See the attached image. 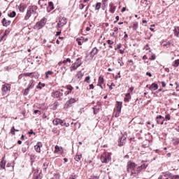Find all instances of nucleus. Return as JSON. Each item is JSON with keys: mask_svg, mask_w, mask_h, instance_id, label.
Returning <instances> with one entry per match:
<instances>
[{"mask_svg": "<svg viewBox=\"0 0 179 179\" xmlns=\"http://www.w3.org/2000/svg\"><path fill=\"white\" fill-rule=\"evenodd\" d=\"M140 167L142 168L143 169H146V167H148V164L143 163V164H141Z\"/></svg>", "mask_w": 179, "mask_h": 179, "instance_id": "a19ab883", "label": "nucleus"}, {"mask_svg": "<svg viewBox=\"0 0 179 179\" xmlns=\"http://www.w3.org/2000/svg\"><path fill=\"white\" fill-rule=\"evenodd\" d=\"M178 65H179V59H177L175 61L173 66L177 67V66H178Z\"/></svg>", "mask_w": 179, "mask_h": 179, "instance_id": "c9c22d12", "label": "nucleus"}, {"mask_svg": "<svg viewBox=\"0 0 179 179\" xmlns=\"http://www.w3.org/2000/svg\"><path fill=\"white\" fill-rule=\"evenodd\" d=\"M24 76H31V73H24Z\"/></svg>", "mask_w": 179, "mask_h": 179, "instance_id": "09e8293b", "label": "nucleus"}, {"mask_svg": "<svg viewBox=\"0 0 179 179\" xmlns=\"http://www.w3.org/2000/svg\"><path fill=\"white\" fill-rule=\"evenodd\" d=\"M161 85H162V87H166V83L161 82Z\"/></svg>", "mask_w": 179, "mask_h": 179, "instance_id": "864d4df0", "label": "nucleus"}, {"mask_svg": "<svg viewBox=\"0 0 179 179\" xmlns=\"http://www.w3.org/2000/svg\"><path fill=\"white\" fill-rule=\"evenodd\" d=\"M156 121L157 124H160L161 125H163L164 124V117L162 115L157 116Z\"/></svg>", "mask_w": 179, "mask_h": 179, "instance_id": "9b49d317", "label": "nucleus"}, {"mask_svg": "<svg viewBox=\"0 0 179 179\" xmlns=\"http://www.w3.org/2000/svg\"><path fill=\"white\" fill-rule=\"evenodd\" d=\"M125 10H127V8L123 7V8H122V10H121V12L124 13V12H125Z\"/></svg>", "mask_w": 179, "mask_h": 179, "instance_id": "4d7b16f0", "label": "nucleus"}, {"mask_svg": "<svg viewBox=\"0 0 179 179\" xmlns=\"http://www.w3.org/2000/svg\"><path fill=\"white\" fill-rule=\"evenodd\" d=\"M115 86V85L111 84V85L109 87V89H110L112 90V89H114Z\"/></svg>", "mask_w": 179, "mask_h": 179, "instance_id": "6e6d98bb", "label": "nucleus"}, {"mask_svg": "<svg viewBox=\"0 0 179 179\" xmlns=\"http://www.w3.org/2000/svg\"><path fill=\"white\" fill-rule=\"evenodd\" d=\"M37 6H30L28 7L27 14L24 17L25 20H29L30 19V17L32 15H36L37 13Z\"/></svg>", "mask_w": 179, "mask_h": 179, "instance_id": "f257e3e1", "label": "nucleus"}, {"mask_svg": "<svg viewBox=\"0 0 179 179\" xmlns=\"http://www.w3.org/2000/svg\"><path fill=\"white\" fill-rule=\"evenodd\" d=\"M49 6H50L51 10H52V9H54V3H52V1L49 2Z\"/></svg>", "mask_w": 179, "mask_h": 179, "instance_id": "473e14b6", "label": "nucleus"}, {"mask_svg": "<svg viewBox=\"0 0 179 179\" xmlns=\"http://www.w3.org/2000/svg\"><path fill=\"white\" fill-rule=\"evenodd\" d=\"M55 149V153H59V152H61V148H59V146L58 145H56Z\"/></svg>", "mask_w": 179, "mask_h": 179, "instance_id": "cd10ccee", "label": "nucleus"}, {"mask_svg": "<svg viewBox=\"0 0 179 179\" xmlns=\"http://www.w3.org/2000/svg\"><path fill=\"white\" fill-rule=\"evenodd\" d=\"M53 125H61L62 127H69V123H66L65 120H62L59 118H55L52 121Z\"/></svg>", "mask_w": 179, "mask_h": 179, "instance_id": "f03ea898", "label": "nucleus"}, {"mask_svg": "<svg viewBox=\"0 0 179 179\" xmlns=\"http://www.w3.org/2000/svg\"><path fill=\"white\" fill-rule=\"evenodd\" d=\"M117 34H118V28H115L113 30V33L110 34V36H112V37H117Z\"/></svg>", "mask_w": 179, "mask_h": 179, "instance_id": "6ab92c4d", "label": "nucleus"}, {"mask_svg": "<svg viewBox=\"0 0 179 179\" xmlns=\"http://www.w3.org/2000/svg\"><path fill=\"white\" fill-rule=\"evenodd\" d=\"M107 43H108V44H109V45H113V44H114V41H113L111 40H108Z\"/></svg>", "mask_w": 179, "mask_h": 179, "instance_id": "79ce46f5", "label": "nucleus"}, {"mask_svg": "<svg viewBox=\"0 0 179 179\" xmlns=\"http://www.w3.org/2000/svg\"><path fill=\"white\" fill-rule=\"evenodd\" d=\"M172 142L174 146H177V145L179 143V139L177 137H175L172 139Z\"/></svg>", "mask_w": 179, "mask_h": 179, "instance_id": "a211bd4d", "label": "nucleus"}, {"mask_svg": "<svg viewBox=\"0 0 179 179\" xmlns=\"http://www.w3.org/2000/svg\"><path fill=\"white\" fill-rule=\"evenodd\" d=\"M133 29H134V30H136V29H138V22H135L133 24Z\"/></svg>", "mask_w": 179, "mask_h": 179, "instance_id": "e433bc0d", "label": "nucleus"}, {"mask_svg": "<svg viewBox=\"0 0 179 179\" xmlns=\"http://www.w3.org/2000/svg\"><path fill=\"white\" fill-rule=\"evenodd\" d=\"M103 83H104V78L102 76H100L99 78L97 86H100L101 89H103V86H101Z\"/></svg>", "mask_w": 179, "mask_h": 179, "instance_id": "4468645a", "label": "nucleus"}, {"mask_svg": "<svg viewBox=\"0 0 179 179\" xmlns=\"http://www.w3.org/2000/svg\"><path fill=\"white\" fill-rule=\"evenodd\" d=\"M29 135H33V134H34V131H33V130H30V131H29Z\"/></svg>", "mask_w": 179, "mask_h": 179, "instance_id": "bf43d9fd", "label": "nucleus"}, {"mask_svg": "<svg viewBox=\"0 0 179 179\" xmlns=\"http://www.w3.org/2000/svg\"><path fill=\"white\" fill-rule=\"evenodd\" d=\"M63 64H64L65 65H66V64H71V59L69 58H67L66 59L62 61Z\"/></svg>", "mask_w": 179, "mask_h": 179, "instance_id": "2f4dec72", "label": "nucleus"}, {"mask_svg": "<svg viewBox=\"0 0 179 179\" xmlns=\"http://www.w3.org/2000/svg\"><path fill=\"white\" fill-rule=\"evenodd\" d=\"M9 34V30H6L4 32V35L2 36L1 40L5 37V36H8Z\"/></svg>", "mask_w": 179, "mask_h": 179, "instance_id": "ea45409f", "label": "nucleus"}, {"mask_svg": "<svg viewBox=\"0 0 179 179\" xmlns=\"http://www.w3.org/2000/svg\"><path fill=\"white\" fill-rule=\"evenodd\" d=\"M93 110H94V115H96V114H97L98 113L100 112V108H99L94 107V108H93Z\"/></svg>", "mask_w": 179, "mask_h": 179, "instance_id": "c756f323", "label": "nucleus"}, {"mask_svg": "<svg viewBox=\"0 0 179 179\" xmlns=\"http://www.w3.org/2000/svg\"><path fill=\"white\" fill-rule=\"evenodd\" d=\"M135 167H136V164L134 162H129L127 166L128 173H131V170L135 171Z\"/></svg>", "mask_w": 179, "mask_h": 179, "instance_id": "39448f33", "label": "nucleus"}, {"mask_svg": "<svg viewBox=\"0 0 179 179\" xmlns=\"http://www.w3.org/2000/svg\"><path fill=\"white\" fill-rule=\"evenodd\" d=\"M69 179H75V178H73V176H71L69 177Z\"/></svg>", "mask_w": 179, "mask_h": 179, "instance_id": "774afa93", "label": "nucleus"}, {"mask_svg": "<svg viewBox=\"0 0 179 179\" xmlns=\"http://www.w3.org/2000/svg\"><path fill=\"white\" fill-rule=\"evenodd\" d=\"M143 59H148V56L147 55H144L143 57Z\"/></svg>", "mask_w": 179, "mask_h": 179, "instance_id": "0e129e2a", "label": "nucleus"}, {"mask_svg": "<svg viewBox=\"0 0 179 179\" xmlns=\"http://www.w3.org/2000/svg\"><path fill=\"white\" fill-rule=\"evenodd\" d=\"M34 114H41V112L40 111V110H34Z\"/></svg>", "mask_w": 179, "mask_h": 179, "instance_id": "a18cd8bd", "label": "nucleus"}, {"mask_svg": "<svg viewBox=\"0 0 179 179\" xmlns=\"http://www.w3.org/2000/svg\"><path fill=\"white\" fill-rule=\"evenodd\" d=\"M41 148H43V143H41V142H38L37 144L34 146V149L38 153H41Z\"/></svg>", "mask_w": 179, "mask_h": 179, "instance_id": "9d476101", "label": "nucleus"}, {"mask_svg": "<svg viewBox=\"0 0 179 179\" xmlns=\"http://www.w3.org/2000/svg\"><path fill=\"white\" fill-rule=\"evenodd\" d=\"M10 89V85L9 84H5L3 85L1 90H9Z\"/></svg>", "mask_w": 179, "mask_h": 179, "instance_id": "aec40b11", "label": "nucleus"}, {"mask_svg": "<svg viewBox=\"0 0 179 179\" xmlns=\"http://www.w3.org/2000/svg\"><path fill=\"white\" fill-rule=\"evenodd\" d=\"M90 89H94V86L93 85V84H91L90 85Z\"/></svg>", "mask_w": 179, "mask_h": 179, "instance_id": "052dcab7", "label": "nucleus"}, {"mask_svg": "<svg viewBox=\"0 0 179 179\" xmlns=\"http://www.w3.org/2000/svg\"><path fill=\"white\" fill-rule=\"evenodd\" d=\"M150 90H157L159 89V85L157 84L153 83L150 87Z\"/></svg>", "mask_w": 179, "mask_h": 179, "instance_id": "dca6fc26", "label": "nucleus"}, {"mask_svg": "<svg viewBox=\"0 0 179 179\" xmlns=\"http://www.w3.org/2000/svg\"><path fill=\"white\" fill-rule=\"evenodd\" d=\"M102 2H103V3H102L103 8H106V3H107V1H102Z\"/></svg>", "mask_w": 179, "mask_h": 179, "instance_id": "603ef678", "label": "nucleus"}, {"mask_svg": "<svg viewBox=\"0 0 179 179\" xmlns=\"http://www.w3.org/2000/svg\"><path fill=\"white\" fill-rule=\"evenodd\" d=\"M46 22H47L45 21V17H43L42 20H41V21L39 22L36 23L37 29H40L42 27H44V26H45Z\"/></svg>", "mask_w": 179, "mask_h": 179, "instance_id": "423d86ee", "label": "nucleus"}, {"mask_svg": "<svg viewBox=\"0 0 179 179\" xmlns=\"http://www.w3.org/2000/svg\"><path fill=\"white\" fill-rule=\"evenodd\" d=\"M90 76H87L85 79V82H87V83H90Z\"/></svg>", "mask_w": 179, "mask_h": 179, "instance_id": "4c0bfd02", "label": "nucleus"}, {"mask_svg": "<svg viewBox=\"0 0 179 179\" xmlns=\"http://www.w3.org/2000/svg\"><path fill=\"white\" fill-rule=\"evenodd\" d=\"M59 34H61V31L56 32V36H59Z\"/></svg>", "mask_w": 179, "mask_h": 179, "instance_id": "338daca9", "label": "nucleus"}, {"mask_svg": "<svg viewBox=\"0 0 179 179\" xmlns=\"http://www.w3.org/2000/svg\"><path fill=\"white\" fill-rule=\"evenodd\" d=\"M5 157H3L2 158V160L0 162V168H1V170L3 169H5V166L6 164V161L4 160Z\"/></svg>", "mask_w": 179, "mask_h": 179, "instance_id": "2eb2a0df", "label": "nucleus"}, {"mask_svg": "<svg viewBox=\"0 0 179 179\" xmlns=\"http://www.w3.org/2000/svg\"><path fill=\"white\" fill-rule=\"evenodd\" d=\"M9 17H15L16 16V12L13 11L8 14Z\"/></svg>", "mask_w": 179, "mask_h": 179, "instance_id": "c85d7f7f", "label": "nucleus"}, {"mask_svg": "<svg viewBox=\"0 0 179 179\" xmlns=\"http://www.w3.org/2000/svg\"><path fill=\"white\" fill-rule=\"evenodd\" d=\"M10 134H11L12 135H15V131L10 130Z\"/></svg>", "mask_w": 179, "mask_h": 179, "instance_id": "e2e57ef3", "label": "nucleus"}, {"mask_svg": "<svg viewBox=\"0 0 179 179\" xmlns=\"http://www.w3.org/2000/svg\"><path fill=\"white\" fill-rule=\"evenodd\" d=\"M150 59H153V60L156 59V56L155 55H152L151 56V58H150Z\"/></svg>", "mask_w": 179, "mask_h": 179, "instance_id": "8fccbe9b", "label": "nucleus"}, {"mask_svg": "<svg viewBox=\"0 0 179 179\" xmlns=\"http://www.w3.org/2000/svg\"><path fill=\"white\" fill-rule=\"evenodd\" d=\"M64 94L61 92L60 91H55L52 92V97H55L56 99H58V97H61Z\"/></svg>", "mask_w": 179, "mask_h": 179, "instance_id": "ddd939ff", "label": "nucleus"}, {"mask_svg": "<svg viewBox=\"0 0 179 179\" xmlns=\"http://www.w3.org/2000/svg\"><path fill=\"white\" fill-rule=\"evenodd\" d=\"M130 99H131V94L129 93L126 94V96L124 99V101L125 103H128Z\"/></svg>", "mask_w": 179, "mask_h": 179, "instance_id": "f3484780", "label": "nucleus"}, {"mask_svg": "<svg viewBox=\"0 0 179 179\" xmlns=\"http://www.w3.org/2000/svg\"><path fill=\"white\" fill-rule=\"evenodd\" d=\"M76 76L78 77V79H82V77L83 76V73H82V71H80L76 74Z\"/></svg>", "mask_w": 179, "mask_h": 179, "instance_id": "b1692460", "label": "nucleus"}, {"mask_svg": "<svg viewBox=\"0 0 179 179\" xmlns=\"http://www.w3.org/2000/svg\"><path fill=\"white\" fill-rule=\"evenodd\" d=\"M111 161V154L105 152L101 156V162L102 163H109Z\"/></svg>", "mask_w": 179, "mask_h": 179, "instance_id": "7ed1b4c3", "label": "nucleus"}, {"mask_svg": "<svg viewBox=\"0 0 179 179\" xmlns=\"http://www.w3.org/2000/svg\"><path fill=\"white\" fill-rule=\"evenodd\" d=\"M169 178L171 179H179L178 175H173L171 173L169 174Z\"/></svg>", "mask_w": 179, "mask_h": 179, "instance_id": "4be33fe9", "label": "nucleus"}, {"mask_svg": "<svg viewBox=\"0 0 179 179\" xmlns=\"http://www.w3.org/2000/svg\"><path fill=\"white\" fill-rule=\"evenodd\" d=\"M126 139L127 137L124 136H122L120 138H119L118 146H124V145H125Z\"/></svg>", "mask_w": 179, "mask_h": 179, "instance_id": "1a4fd4ad", "label": "nucleus"}, {"mask_svg": "<svg viewBox=\"0 0 179 179\" xmlns=\"http://www.w3.org/2000/svg\"><path fill=\"white\" fill-rule=\"evenodd\" d=\"M3 26H5L6 27H8V26L10 25V23H12V21L8 18H3L2 20Z\"/></svg>", "mask_w": 179, "mask_h": 179, "instance_id": "f8f14e48", "label": "nucleus"}, {"mask_svg": "<svg viewBox=\"0 0 179 179\" xmlns=\"http://www.w3.org/2000/svg\"><path fill=\"white\" fill-rule=\"evenodd\" d=\"M55 177L56 179H59V177H60L59 173L55 174Z\"/></svg>", "mask_w": 179, "mask_h": 179, "instance_id": "49530a36", "label": "nucleus"}, {"mask_svg": "<svg viewBox=\"0 0 179 179\" xmlns=\"http://www.w3.org/2000/svg\"><path fill=\"white\" fill-rule=\"evenodd\" d=\"M146 75H147L148 76H150V78H152V73H149V72H147V73H146Z\"/></svg>", "mask_w": 179, "mask_h": 179, "instance_id": "13d9d810", "label": "nucleus"}, {"mask_svg": "<svg viewBox=\"0 0 179 179\" xmlns=\"http://www.w3.org/2000/svg\"><path fill=\"white\" fill-rule=\"evenodd\" d=\"M79 8L80 9H83V8H85V5L81 3L80 4Z\"/></svg>", "mask_w": 179, "mask_h": 179, "instance_id": "3c124183", "label": "nucleus"}, {"mask_svg": "<svg viewBox=\"0 0 179 179\" xmlns=\"http://www.w3.org/2000/svg\"><path fill=\"white\" fill-rule=\"evenodd\" d=\"M101 8V3H97L95 6V10H99Z\"/></svg>", "mask_w": 179, "mask_h": 179, "instance_id": "7c9ffc66", "label": "nucleus"}, {"mask_svg": "<svg viewBox=\"0 0 179 179\" xmlns=\"http://www.w3.org/2000/svg\"><path fill=\"white\" fill-rule=\"evenodd\" d=\"M47 75H52V71H49L48 72H46Z\"/></svg>", "mask_w": 179, "mask_h": 179, "instance_id": "5fc2aeb1", "label": "nucleus"}, {"mask_svg": "<svg viewBox=\"0 0 179 179\" xmlns=\"http://www.w3.org/2000/svg\"><path fill=\"white\" fill-rule=\"evenodd\" d=\"M116 111L117 114L121 113V110L122 108V101H116Z\"/></svg>", "mask_w": 179, "mask_h": 179, "instance_id": "6e6552de", "label": "nucleus"}, {"mask_svg": "<svg viewBox=\"0 0 179 179\" xmlns=\"http://www.w3.org/2000/svg\"><path fill=\"white\" fill-rule=\"evenodd\" d=\"M33 179H41V178H40V173H38V172L36 171L34 174Z\"/></svg>", "mask_w": 179, "mask_h": 179, "instance_id": "5701e85b", "label": "nucleus"}, {"mask_svg": "<svg viewBox=\"0 0 179 179\" xmlns=\"http://www.w3.org/2000/svg\"><path fill=\"white\" fill-rule=\"evenodd\" d=\"M69 93H72V91H70V92L66 91V92H65V94H69Z\"/></svg>", "mask_w": 179, "mask_h": 179, "instance_id": "69168bd1", "label": "nucleus"}, {"mask_svg": "<svg viewBox=\"0 0 179 179\" xmlns=\"http://www.w3.org/2000/svg\"><path fill=\"white\" fill-rule=\"evenodd\" d=\"M80 159H82V155H77L75 157L76 162H80Z\"/></svg>", "mask_w": 179, "mask_h": 179, "instance_id": "a878e982", "label": "nucleus"}, {"mask_svg": "<svg viewBox=\"0 0 179 179\" xmlns=\"http://www.w3.org/2000/svg\"><path fill=\"white\" fill-rule=\"evenodd\" d=\"M22 152L23 153H26V152H27V148H26V147H22Z\"/></svg>", "mask_w": 179, "mask_h": 179, "instance_id": "37998d69", "label": "nucleus"}, {"mask_svg": "<svg viewBox=\"0 0 179 179\" xmlns=\"http://www.w3.org/2000/svg\"><path fill=\"white\" fill-rule=\"evenodd\" d=\"M164 121H170L171 120V116L170 114H167L165 115V118H164Z\"/></svg>", "mask_w": 179, "mask_h": 179, "instance_id": "393cba45", "label": "nucleus"}, {"mask_svg": "<svg viewBox=\"0 0 179 179\" xmlns=\"http://www.w3.org/2000/svg\"><path fill=\"white\" fill-rule=\"evenodd\" d=\"M142 170H143V169L141 166H138L137 168V171L136 172L137 173V175L139 174V173H141V171H142Z\"/></svg>", "mask_w": 179, "mask_h": 179, "instance_id": "72a5a7b5", "label": "nucleus"}, {"mask_svg": "<svg viewBox=\"0 0 179 179\" xmlns=\"http://www.w3.org/2000/svg\"><path fill=\"white\" fill-rule=\"evenodd\" d=\"M76 41L78 42V45H82V42L80 41V39L77 38Z\"/></svg>", "mask_w": 179, "mask_h": 179, "instance_id": "de8ad7c7", "label": "nucleus"}, {"mask_svg": "<svg viewBox=\"0 0 179 179\" xmlns=\"http://www.w3.org/2000/svg\"><path fill=\"white\" fill-rule=\"evenodd\" d=\"M136 174H138V173H136V172H135V171H134V170L131 171V176H134V177H136Z\"/></svg>", "mask_w": 179, "mask_h": 179, "instance_id": "58836bf2", "label": "nucleus"}, {"mask_svg": "<svg viewBox=\"0 0 179 179\" xmlns=\"http://www.w3.org/2000/svg\"><path fill=\"white\" fill-rule=\"evenodd\" d=\"M76 101H78L77 99L71 98L64 104V108L68 109V108H69V107H72L73 104L74 103H76Z\"/></svg>", "mask_w": 179, "mask_h": 179, "instance_id": "20e7f679", "label": "nucleus"}, {"mask_svg": "<svg viewBox=\"0 0 179 179\" xmlns=\"http://www.w3.org/2000/svg\"><path fill=\"white\" fill-rule=\"evenodd\" d=\"M44 86H45V84L39 83L36 87L37 89H43Z\"/></svg>", "mask_w": 179, "mask_h": 179, "instance_id": "bb28decb", "label": "nucleus"}, {"mask_svg": "<svg viewBox=\"0 0 179 179\" xmlns=\"http://www.w3.org/2000/svg\"><path fill=\"white\" fill-rule=\"evenodd\" d=\"M80 65H82V63H79V62L73 63L70 67L71 72H73V71H76V69H78L79 66H80Z\"/></svg>", "mask_w": 179, "mask_h": 179, "instance_id": "0eeeda50", "label": "nucleus"}, {"mask_svg": "<svg viewBox=\"0 0 179 179\" xmlns=\"http://www.w3.org/2000/svg\"><path fill=\"white\" fill-rule=\"evenodd\" d=\"M58 105H59V104H58V102H55V103H54V106H55V107H57Z\"/></svg>", "mask_w": 179, "mask_h": 179, "instance_id": "680f3d73", "label": "nucleus"}, {"mask_svg": "<svg viewBox=\"0 0 179 179\" xmlns=\"http://www.w3.org/2000/svg\"><path fill=\"white\" fill-rule=\"evenodd\" d=\"M47 167H48V164L47 163V162H45L44 164H43V169H47Z\"/></svg>", "mask_w": 179, "mask_h": 179, "instance_id": "c03bdc74", "label": "nucleus"}, {"mask_svg": "<svg viewBox=\"0 0 179 179\" xmlns=\"http://www.w3.org/2000/svg\"><path fill=\"white\" fill-rule=\"evenodd\" d=\"M110 11L112 13H114V12H115V6H110Z\"/></svg>", "mask_w": 179, "mask_h": 179, "instance_id": "f704fd0d", "label": "nucleus"}, {"mask_svg": "<svg viewBox=\"0 0 179 179\" xmlns=\"http://www.w3.org/2000/svg\"><path fill=\"white\" fill-rule=\"evenodd\" d=\"M97 52H99V50L96 49V48H94L92 51H91V55L92 57H94L96 55V54H97Z\"/></svg>", "mask_w": 179, "mask_h": 179, "instance_id": "412c9836", "label": "nucleus"}]
</instances>
